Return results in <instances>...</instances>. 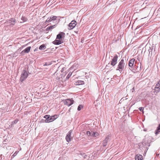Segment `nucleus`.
I'll return each instance as SVG.
<instances>
[{"label":"nucleus","mask_w":160,"mask_h":160,"mask_svg":"<svg viewBox=\"0 0 160 160\" xmlns=\"http://www.w3.org/2000/svg\"><path fill=\"white\" fill-rule=\"evenodd\" d=\"M123 58H122L119 62L116 69V70L119 71L121 73L124 71L127 65L126 60H124Z\"/></svg>","instance_id":"obj_1"},{"label":"nucleus","mask_w":160,"mask_h":160,"mask_svg":"<svg viewBox=\"0 0 160 160\" xmlns=\"http://www.w3.org/2000/svg\"><path fill=\"white\" fill-rule=\"evenodd\" d=\"M153 92L155 95H157L160 91V79L155 85L154 89H152Z\"/></svg>","instance_id":"obj_2"},{"label":"nucleus","mask_w":160,"mask_h":160,"mask_svg":"<svg viewBox=\"0 0 160 160\" xmlns=\"http://www.w3.org/2000/svg\"><path fill=\"white\" fill-rule=\"evenodd\" d=\"M28 76V74L27 69L26 68V69L23 70L22 71L20 78L21 81L22 82L24 80L27 78Z\"/></svg>","instance_id":"obj_3"},{"label":"nucleus","mask_w":160,"mask_h":160,"mask_svg":"<svg viewBox=\"0 0 160 160\" xmlns=\"http://www.w3.org/2000/svg\"><path fill=\"white\" fill-rule=\"evenodd\" d=\"M118 57V56L116 55L112 60L111 65L112 66H114L117 64Z\"/></svg>","instance_id":"obj_4"},{"label":"nucleus","mask_w":160,"mask_h":160,"mask_svg":"<svg viewBox=\"0 0 160 160\" xmlns=\"http://www.w3.org/2000/svg\"><path fill=\"white\" fill-rule=\"evenodd\" d=\"M135 61V59L134 58L131 59L129 61L128 65L129 66V68L130 69H134V66H135V65L134 66V63Z\"/></svg>","instance_id":"obj_5"},{"label":"nucleus","mask_w":160,"mask_h":160,"mask_svg":"<svg viewBox=\"0 0 160 160\" xmlns=\"http://www.w3.org/2000/svg\"><path fill=\"white\" fill-rule=\"evenodd\" d=\"M72 132V130H70L68 132V133L67 134L66 137V141L67 142H69L72 139V137L71 136V134Z\"/></svg>","instance_id":"obj_6"},{"label":"nucleus","mask_w":160,"mask_h":160,"mask_svg":"<svg viewBox=\"0 0 160 160\" xmlns=\"http://www.w3.org/2000/svg\"><path fill=\"white\" fill-rule=\"evenodd\" d=\"M76 25V22L75 21L72 20L68 25L69 29L71 30L74 28Z\"/></svg>","instance_id":"obj_7"},{"label":"nucleus","mask_w":160,"mask_h":160,"mask_svg":"<svg viewBox=\"0 0 160 160\" xmlns=\"http://www.w3.org/2000/svg\"><path fill=\"white\" fill-rule=\"evenodd\" d=\"M73 102L74 101L73 100L70 99H67L66 100V101L64 102V104L69 107L73 104Z\"/></svg>","instance_id":"obj_8"},{"label":"nucleus","mask_w":160,"mask_h":160,"mask_svg":"<svg viewBox=\"0 0 160 160\" xmlns=\"http://www.w3.org/2000/svg\"><path fill=\"white\" fill-rule=\"evenodd\" d=\"M50 117V116L49 115H45L43 117L44 118H45V119H42L41 120V122L42 123H48Z\"/></svg>","instance_id":"obj_9"},{"label":"nucleus","mask_w":160,"mask_h":160,"mask_svg":"<svg viewBox=\"0 0 160 160\" xmlns=\"http://www.w3.org/2000/svg\"><path fill=\"white\" fill-rule=\"evenodd\" d=\"M65 35L64 32H61L57 35L56 39L62 40V38L65 37Z\"/></svg>","instance_id":"obj_10"},{"label":"nucleus","mask_w":160,"mask_h":160,"mask_svg":"<svg viewBox=\"0 0 160 160\" xmlns=\"http://www.w3.org/2000/svg\"><path fill=\"white\" fill-rule=\"evenodd\" d=\"M63 42V41L61 39H56L55 40L52 42L53 44L55 45H59Z\"/></svg>","instance_id":"obj_11"},{"label":"nucleus","mask_w":160,"mask_h":160,"mask_svg":"<svg viewBox=\"0 0 160 160\" xmlns=\"http://www.w3.org/2000/svg\"><path fill=\"white\" fill-rule=\"evenodd\" d=\"M58 115H54L53 116H51L50 117L49 119V120L48 122H51L58 118Z\"/></svg>","instance_id":"obj_12"},{"label":"nucleus","mask_w":160,"mask_h":160,"mask_svg":"<svg viewBox=\"0 0 160 160\" xmlns=\"http://www.w3.org/2000/svg\"><path fill=\"white\" fill-rule=\"evenodd\" d=\"M31 47L29 46L27 47L24 50L22 51L21 52V53H28L31 49Z\"/></svg>","instance_id":"obj_13"},{"label":"nucleus","mask_w":160,"mask_h":160,"mask_svg":"<svg viewBox=\"0 0 160 160\" xmlns=\"http://www.w3.org/2000/svg\"><path fill=\"white\" fill-rule=\"evenodd\" d=\"M135 160H142V156L141 155L138 154L135 157Z\"/></svg>","instance_id":"obj_14"},{"label":"nucleus","mask_w":160,"mask_h":160,"mask_svg":"<svg viewBox=\"0 0 160 160\" xmlns=\"http://www.w3.org/2000/svg\"><path fill=\"white\" fill-rule=\"evenodd\" d=\"M56 26V25H54L52 26H50L48 27L46 30V32L47 31H51V30L54 28Z\"/></svg>","instance_id":"obj_15"},{"label":"nucleus","mask_w":160,"mask_h":160,"mask_svg":"<svg viewBox=\"0 0 160 160\" xmlns=\"http://www.w3.org/2000/svg\"><path fill=\"white\" fill-rule=\"evenodd\" d=\"M9 21L10 22L9 23H11V25H14L16 22V20L15 18H12L9 20Z\"/></svg>","instance_id":"obj_16"},{"label":"nucleus","mask_w":160,"mask_h":160,"mask_svg":"<svg viewBox=\"0 0 160 160\" xmlns=\"http://www.w3.org/2000/svg\"><path fill=\"white\" fill-rule=\"evenodd\" d=\"M108 139H109V138L108 136V137H106V138L103 140V143H102V145H103V146L105 147V146H106L107 145Z\"/></svg>","instance_id":"obj_17"},{"label":"nucleus","mask_w":160,"mask_h":160,"mask_svg":"<svg viewBox=\"0 0 160 160\" xmlns=\"http://www.w3.org/2000/svg\"><path fill=\"white\" fill-rule=\"evenodd\" d=\"M75 84L76 85H82L84 84V82L82 81L78 80L75 82Z\"/></svg>","instance_id":"obj_18"},{"label":"nucleus","mask_w":160,"mask_h":160,"mask_svg":"<svg viewBox=\"0 0 160 160\" xmlns=\"http://www.w3.org/2000/svg\"><path fill=\"white\" fill-rule=\"evenodd\" d=\"M159 132H160V124H159L158 126L157 127L155 131V134L156 135H157Z\"/></svg>","instance_id":"obj_19"},{"label":"nucleus","mask_w":160,"mask_h":160,"mask_svg":"<svg viewBox=\"0 0 160 160\" xmlns=\"http://www.w3.org/2000/svg\"><path fill=\"white\" fill-rule=\"evenodd\" d=\"M18 120L17 119L15 120L13 122H12L11 124L9 126L12 127L14 124H16L18 122Z\"/></svg>","instance_id":"obj_20"},{"label":"nucleus","mask_w":160,"mask_h":160,"mask_svg":"<svg viewBox=\"0 0 160 160\" xmlns=\"http://www.w3.org/2000/svg\"><path fill=\"white\" fill-rule=\"evenodd\" d=\"M46 47L44 44H42L39 47V49L40 50H44L46 48Z\"/></svg>","instance_id":"obj_21"},{"label":"nucleus","mask_w":160,"mask_h":160,"mask_svg":"<svg viewBox=\"0 0 160 160\" xmlns=\"http://www.w3.org/2000/svg\"><path fill=\"white\" fill-rule=\"evenodd\" d=\"M99 135L98 133L96 132H92V136L95 137L98 136Z\"/></svg>","instance_id":"obj_22"},{"label":"nucleus","mask_w":160,"mask_h":160,"mask_svg":"<svg viewBox=\"0 0 160 160\" xmlns=\"http://www.w3.org/2000/svg\"><path fill=\"white\" fill-rule=\"evenodd\" d=\"M21 20L23 21V22H26L28 20V19L27 18L24 16H22L21 18Z\"/></svg>","instance_id":"obj_23"},{"label":"nucleus","mask_w":160,"mask_h":160,"mask_svg":"<svg viewBox=\"0 0 160 160\" xmlns=\"http://www.w3.org/2000/svg\"><path fill=\"white\" fill-rule=\"evenodd\" d=\"M52 21L51 18L50 17V18H48L47 19L45 23L46 24Z\"/></svg>","instance_id":"obj_24"},{"label":"nucleus","mask_w":160,"mask_h":160,"mask_svg":"<svg viewBox=\"0 0 160 160\" xmlns=\"http://www.w3.org/2000/svg\"><path fill=\"white\" fill-rule=\"evenodd\" d=\"M72 74V72H70L68 74V75L66 77V79H68L71 76Z\"/></svg>","instance_id":"obj_25"},{"label":"nucleus","mask_w":160,"mask_h":160,"mask_svg":"<svg viewBox=\"0 0 160 160\" xmlns=\"http://www.w3.org/2000/svg\"><path fill=\"white\" fill-rule=\"evenodd\" d=\"M138 109L140 111L142 112V113H144V112L143 111V110L144 109V108L142 107H139V108Z\"/></svg>","instance_id":"obj_26"},{"label":"nucleus","mask_w":160,"mask_h":160,"mask_svg":"<svg viewBox=\"0 0 160 160\" xmlns=\"http://www.w3.org/2000/svg\"><path fill=\"white\" fill-rule=\"evenodd\" d=\"M92 132H90L89 131H87V135L88 136H92Z\"/></svg>","instance_id":"obj_27"},{"label":"nucleus","mask_w":160,"mask_h":160,"mask_svg":"<svg viewBox=\"0 0 160 160\" xmlns=\"http://www.w3.org/2000/svg\"><path fill=\"white\" fill-rule=\"evenodd\" d=\"M83 108V106L82 105H80L78 106V110L79 111H80L81 108Z\"/></svg>","instance_id":"obj_28"},{"label":"nucleus","mask_w":160,"mask_h":160,"mask_svg":"<svg viewBox=\"0 0 160 160\" xmlns=\"http://www.w3.org/2000/svg\"><path fill=\"white\" fill-rule=\"evenodd\" d=\"M51 18L52 20H54L56 19L57 18V17L56 16H53L52 17H50Z\"/></svg>","instance_id":"obj_29"},{"label":"nucleus","mask_w":160,"mask_h":160,"mask_svg":"<svg viewBox=\"0 0 160 160\" xmlns=\"http://www.w3.org/2000/svg\"><path fill=\"white\" fill-rule=\"evenodd\" d=\"M17 153L16 152H15L14 153L13 155L12 156V157L13 156H16V155H17Z\"/></svg>","instance_id":"obj_30"},{"label":"nucleus","mask_w":160,"mask_h":160,"mask_svg":"<svg viewBox=\"0 0 160 160\" xmlns=\"http://www.w3.org/2000/svg\"><path fill=\"white\" fill-rule=\"evenodd\" d=\"M48 65H47V63H46L45 64H44V66H47Z\"/></svg>","instance_id":"obj_31"},{"label":"nucleus","mask_w":160,"mask_h":160,"mask_svg":"<svg viewBox=\"0 0 160 160\" xmlns=\"http://www.w3.org/2000/svg\"><path fill=\"white\" fill-rule=\"evenodd\" d=\"M36 50H37V49H36H36L34 50V51H36Z\"/></svg>","instance_id":"obj_32"},{"label":"nucleus","mask_w":160,"mask_h":160,"mask_svg":"<svg viewBox=\"0 0 160 160\" xmlns=\"http://www.w3.org/2000/svg\"><path fill=\"white\" fill-rule=\"evenodd\" d=\"M133 90H134V88H133Z\"/></svg>","instance_id":"obj_33"},{"label":"nucleus","mask_w":160,"mask_h":160,"mask_svg":"<svg viewBox=\"0 0 160 160\" xmlns=\"http://www.w3.org/2000/svg\"><path fill=\"white\" fill-rule=\"evenodd\" d=\"M28 70V68L27 69Z\"/></svg>","instance_id":"obj_34"}]
</instances>
